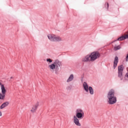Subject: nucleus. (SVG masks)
Segmentation results:
<instances>
[{
    "instance_id": "f257e3e1",
    "label": "nucleus",
    "mask_w": 128,
    "mask_h": 128,
    "mask_svg": "<svg viewBox=\"0 0 128 128\" xmlns=\"http://www.w3.org/2000/svg\"><path fill=\"white\" fill-rule=\"evenodd\" d=\"M110 104H114L116 102V97L114 96V90L112 89L109 91L107 95Z\"/></svg>"
},
{
    "instance_id": "f03ea898",
    "label": "nucleus",
    "mask_w": 128,
    "mask_h": 128,
    "mask_svg": "<svg viewBox=\"0 0 128 128\" xmlns=\"http://www.w3.org/2000/svg\"><path fill=\"white\" fill-rule=\"evenodd\" d=\"M83 88L86 92H88L89 90L90 94H94V89H92V86L88 87V84L87 82H84L83 83Z\"/></svg>"
},
{
    "instance_id": "7ed1b4c3",
    "label": "nucleus",
    "mask_w": 128,
    "mask_h": 128,
    "mask_svg": "<svg viewBox=\"0 0 128 128\" xmlns=\"http://www.w3.org/2000/svg\"><path fill=\"white\" fill-rule=\"evenodd\" d=\"M58 65L60 66V61L58 60H56L54 64L48 65V67L51 72H54L56 68H58Z\"/></svg>"
},
{
    "instance_id": "20e7f679",
    "label": "nucleus",
    "mask_w": 128,
    "mask_h": 128,
    "mask_svg": "<svg viewBox=\"0 0 128 128\" xmlns=\"http://www.w3.org/2000/svg\"><path fill=\"white\" fill-rule=\"evenodd\" d=\"M91 57L92 62H94L96 60L100 58V54L98 52H94L90 54Z\"/></svg>"
},
{
    "instance_id": "39448f33",
    "label": "nucleus",
    "mask_w": 128,
    "mask_h": 128,
    "mask_svg": "<svg viewBox=\"0 0 128 128\" xmlns=\"http://www.w3.org/2000/svg\"><path fill=\"white\" fill-rule=\"evenodd\" d=\"M76 118H79V120H82V118H84V110L82 109H77L76 110V115H75Z\"/></svg>"
},
{
    "instance_id": "423d86ee",
    "label": "nucleus",
    "mask_w": 128,
    "mask_h": 128,
    "mask_svg": "<svg viewBox=\"0 0 128 128\" xmlns=\"http://www.w3.org/2000/svg\"><path fill=\"white\" fill-rule=\"evenodd\" d=\"M40 106V102H37L34 105L32 106L30 112L32 114H34L38 110V108Z\"/></svg>"
},
{
    "instance_id": "0eeeda50",
    "label": "nucleus",
    "mask_w": 128,
    "mask_h": 128,
    "mask_svg": "<svg viewBox=\"0 0 128 128\" xmlns=\"http://www.w3.org/2000/svg\"><path fill=\"white\" fill-rule=\"evenodd\" d=\"M80 118H78L76 116V115L74 116H73V122L74 124L77 126H80L82 124L80 122Z\"/></svg>"
},
{
    "instance_id": "6e6552de",
    "label": "nucleus",
    "mask_w": 128,
    "mask_h": 128,
    "mask_svg": "<svg viewBox=\"0 0 128 128\" xmlns=\"http://www.w3.org/2000/svg\"><path fill=\"white\" fill-rule=\"evenodd\" d=\"M82 62H92V58L90 57V54H88L85 56L82 60Z\"/></svg>"
},
{
    "instance_id": "1a4fd4ad",
    "label": "nucleus",
    "mask_w": 128,
    "mask_h": 128,
    "mask_svg": "<svg viewBox=\"0 0 128 128\" xmlns=\"http://www.w3.org/2000/svg\"><path fill=\"white\" fill-rule=\"evenodd\" d=\"M48 38L51 42H54L56 38V35L54 34H48Z\"/></svg>"
},
{
    "instance_id": "9d476101",
    "label": "nucleus",
    "mask_w": 128,
    "mask_h": 128,
    "mask_svg": "<svg viewBox=\"0 0 128 128\" xmlns=\"http://www.w3.org/2000/svg\"><path fill=\"white\" fill-rule=\"evenodd\" d=\"M0 86H1V90L2 94H6V88H4V84H2L0 82Z\"/></svg>"
},
{
    "instance_id": "9b49d317",
    "label": "nucleus",
    "mask_w": 128,
    "mask_h": 128,
    "mask_svg": "<svg viewBox=\"0 0 128 128\" xmlns=\"http://www.w3.org/2000/svg\"><path fill=\"white\" fill-rule=\"evenodd\" d=\"M8 104H10V102H6L3 103L0 106V110H2V108H6Z\"/></svg>"
},
{
    "instance_id": "f8f14e48",
    "label": "nucleus",
    "mask_w": 128,
    "mask_h": 128,
    "mask_svg": "<svg viewBox=\"0 0 128 128\" xmlns=\"http://www.w3.org/2000/svg\"><path fill=\"white\" fill-rule=\"evenodd\" d=\"M118 62V56H116L114 60V68H116Z\"/></svg>"
},
{
    "instance_id": "ddd939ff",
    "label": "nucleus",
    "mask_w": 128,
    "mask_h": 128,
    "mask_svg": "<svg viewBox=\"0 0 128 128\" xmlns=\"http://www.w3.org/2000/svg\"><path fill=\"white\" fill-rule=\"evenodd\" d=\"M118 77L121 80H122L124 78V76H122V72H118Z\"/></svg>"
},
{
    "instance_id": "4468645a",
    "label": "nucleus",
    "mask_w": 128,
    "mask_h": 128,
    "mask_svg": "<svg viewBox=\"0 0 128 128\" xmlns=\"http://www.w3.org/2000/svg\"><path fill=\"white\" fill-rule=\"evenodd\" d=\"M72 80H74V74H72L67 80V82H70Z\"/></svg>"
},
{
    "instance_id": "2eb2a0df",
    "label": "nucleus",
    "mask_w": 128,
    "mask_h": 128,
    "mask_svg": "<svg viewBox=\"0 0 128 128\" xmlns=\"http://www.w3.org/2000/svg\"><path fill=\"white\" fill-rule=\"evenodd\" d=\"M62 38L55 36V40L54 42H62Z\"/></svg>"
},
{
    "instance_id": "dca6fc26",
    "label": "nucleus",
    "mask_w": 128,
    "mask_h": 128,
    "mask_svg": "<svg viewBox=\"0 0 128 128\" xmlns=\"http://www.w3.org/2000/svg\"><path fill=\"white\" fill-rule=\"evenodd\" d=\"M118 72H124V66L121 65L120 66H118Z\"/></svg>"
},
{
    "instance_id": "f3484780",
    "label": "nucleus",
    "mask_w": 128,
    "mask_h": 128,
    "mask_svg": "<svg viewBox=\"0 0 128 128\" xmlns=\"http://www.w3.org/2000/svg\"><path fill=\"white\" fill-rule=\"evenodd\" d=\"M6 97V94H4L2 93H0V100H4V98Z\"/></svg>"
},
{
    "instance_id": "a211bd4d",
    "label": "nucleus",
    "mask_w": 128,
    "mask_h": 128,
    "mask_svg": "<svg viewBox=\"0 0 128 128\" xmlns=\"http://www.w3.org/2000/svg\"><path fill=\"white\" fill-rule=\"evenodd\" d=\"M120 46H118L114 47V50H120Z\"/></svg>"
},
{
    "instance_id": "6ab92c4d",
    "label": "nucleus",
    "mask_w": 128,
    "mask_h": 128,
    "mask_svg": "<svg viewBox=\"0 0 128 128\" xmlns=\"http://www.w3.org/2000/svg\"><path fill=\"white\" fill-rule=\"evenodd\" d=\"M46 62H50V64L51 62H52V60L50 58H47Z\"/></svg>"
},
{
    "instance_id": "aec40b11",
    "label": "nucleus",
    "mask_w": 128,
    "mask_h": 128,
    "mask_svg": "<svg viewBox=\"0 0 128 128\" xmlns=\"http://www.w3.org/2000/svg\"><path fill=\"white\" fill-rule=\"evenodd\" d=\"M106 6L107 8H108V3H106Z\"/></svg>"
},
{
    "instance_id": "412c9836",
    "label": "nucleus",
    "mask_w": 128,
    "mask_h": 128,
    "mask_svg": "<svg viewBox=\"0 0 128 128\" xmlns=\"http://www.w3.org/2000/svg\"><path fill=\"white\" fill-rule=\"evenodd\" d=\"M0 116H2V112H0Z\"/></svg>"
},
{
    "instance_id": "4be33fe9",
    "label": "nucleus",
    "mask_w": 128,
    "mask_h": 128,
    "mask_svg": "<svg viewBox=\"0 0 128 128\" xmlns=\"http://www.w3.org/2000/svg\"><path fill=\"white\" fill-rule=\"evenodd\" d=\"M10 78H12V77H11Z\"/></svg>"
}]
</instances>
